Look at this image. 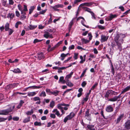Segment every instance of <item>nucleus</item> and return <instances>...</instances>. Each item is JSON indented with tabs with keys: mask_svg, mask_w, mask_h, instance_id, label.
Returning a JSON list of instances; mask_svg holds the SVG:
<instances>
[{
	"mask_svg": "<svg viewBox=\"0 0 130 130\" xmlns=\"http://www.w3.org/2000/svg\"><path fill=\"white\" fill-rule=\"evenodd\" d=\"M125 37V35L120 34H117L115 38V41L117 45L118 46V49L120 51H121L122 48L121 44L123 43V41L122 38Z\"/></svg>",
	"mask_w": 130,
	"mask_h": 130,
	"instance_id": "obj_1",
	"label": "nucleus"
},
{
	"mask_svg": "<svg viewBox=\"0 0 130 130\" xmlns=\"http://www.w3.org/2000/svg\"><path fill=\"white\" fill-rule=\"evenodd\" d=\"M12 111V109L11 108V107H10L8 109L1 111V115H6Z\"/></svg>",
	"mask_w": 130,
	"mask_h": 130,
	"instance_id": "obj_2",
	"label": "nucleus"
},
{
	"mask_svg": "<svg viewBox=\"0 0 130 130\" xmlns=\"http://www.w3.org/2000/svg\"><path fill=\"white\" fill-rule=\"evenodd\" d=\"M108 38V36H106L104 35H102L101 36V42H103L106 41Z\"/></svg>",
	"mask_w": 130,
	"mask_h": 130,
	"instance_id": "obj_3",
	"label": "nucleus"
},
{
	"mask_svg": "<svg viewBox=\"0 0 130 130\" xmlns=\"http://www.w3.org/2000/svg\"><path fill=\"white\" fill-rule=\"evenodd\" d=\"M45 34L44 35V37L46 38H48V37L51 38H53V37L52 34H50L48 32H45Z\"/></svg>",
	"mask_w": 130,
	"mask_h": 130,
	"instance_id": "obj_4",
	"label": "nucleus"
},
{
	"mask_svg": "<svg viewBox=\"0 0 130 130\" xmlns=\"http://www.w3.org/2000/svg\"><path fill=\"white\" fill-rule=\"evenodd\" d=\"M125 127L127 130L130 129V120L127 121L125 124Z\"/></svg>",
	"mask_w": 130,
	"mask_h": 130,
	"instance_id": "obj_5",
	"label": "nucleus"
},
{
	"mask_svg": "<svg viewBox=\"0 0 130 130\" xmlns=\"http://www.w3.org/2000/svg\"><path fill=\"white\" fill-rule=\"evenodd\" d=\"M106 110L108 112H112L113 111V108L111 105H109L106 107Z\"/></svg>",
	"mask_w": 130,
	"mask_h": 130,
	"instance_id": "obj_6",
	"label": "nucleus"
},
{
	"mask_svg": "<svg viewBox=\"0 0 130 130\" xmlns=\"http://www.w3.org/2000/svg\"><path fill=\"white\" fill-rule=\"evenodd\" d=\"M37 56L38 58L40 60L44 58V55L42 52L38 54Z\"/></svg>",
	"mask_w": 130,
	"mask_h": 130,
	"instance_id": "obj_7",
	"label": "nucleus"
},
{
	"mask_svg": "<svg viewBox=\"0 0 130 130\" xmlns=\"http://www.w3.org/2000/svg\"><path fill=\"white\" fill-rule=\"evenodd\" d=\"M117 17V15L116 14L113 15L112 14H110L109 16L108 17V20L111 21L113 19L116 18Z\"/></svg>",
	"mask_w": 130,
	"mask_h": 130,
	"instance_id": "obj_8",
	"label": "nucleus"
},
{
	"mask_svg": "<svg viewBox=\"0 0 130 130\" xmlns=\"http://www.w3.org/2000/svg\"><path fill=\"white\" fill-rule=\"evenodd\" d=\"M89 109H88L85 113V117L87 119L91 115V114L89 113Z\"/></svg>",
	"mask_w": 130,
	"mask_h": 130,
	"instance_id": "obj_9",
	"label": "nucleus"
},
{
	"mask_svg": "<svg viewBox=\"0 0 130 130\" xmlns=\"http://www.w3.org/2000/svg\"><path fill=\"white\" fill-rule=\"evenodd\" d=\"M123 115L122 114L119 117L117 118V121H116V124H118L120 122L121 120L123 118Z\"/></svg>",
	"mask_w": 130,
	"mask_h": 130,
	"instance_id": "obj_10",
	"label": "nucleus"
},
{
	"mask_svg": "<svg viewBox=\"0 0 130 130\" xmlns=\"http://www.w3.org/2000/svg\"><path fill=\"white\" fill-rule=\"evenodd\" d=\"M73 72H71L70 74L67 75L65 78V79L66 80V81H69L68 79L71 77V76L73 74Z\"/></svg>",
	"mask_w": 130,
	"mask_h": 130,
	"instance_id": "obj_11",
	"label": "nucleus"
},
{
	"mask_svg": "<svg viewBox=\"0 0 130 130\" xmlns=\"http://www.w3.org/2000/svg\"><path fill=\"white\" fill-rule=\"evenodd\" d=\"M12 71L14 72L15 73H20L21 72V71L20 70V69L18 68L14 69Z\"/></svg>",
	"mask_w": 130,
	"mask_h": 130,
	"instance_id": "obj_12",
	"label": "nucleus"
},
{
	"mask_svg": "<svg viewBox=\"0 0 130 130\" xmlns=\"http://www.w3.org/2000/svg\"><path fill=\"white\" fill-rule=\"evenodd\" d=\"M117 100L116 96H115L113 98H112L108 100V101L111 102H115Z\"/></svg>",
	"mask_w": 130,
	"mask_h": 130,
	"instance_id": "obj_13",
	"label": "nucleus"
},
{
	"mask_svg": "<svg viewBox=\"0 0 130 130\" xmlns=\"http://www.w3.org/2000/svg\"><path fill=\"white\" fill-rule=\"evenodd\" d=\"M59 92V91L56 90L53 92H51V94H53L55 96H56L58 95Z\"/></svg>",
	"mask_w": 130,
	"mask_h": 130,
	"instance_id": "obj_14",
	"label": "nucleus"
},
{
	"mask_svg": "<svg viewBox=\"0 0 130 130\" xmlns=\"http://www.w3.org/2000/svg\"><path fill=\"white\" fill-rule=\"evenodd\" d=\"M81 41H82L83 44H86L89 43V41L85 39L84 38L82 39Z\"/></svg>",
	"mask_w": 130,
	"mask_h": 130,
	"instance_id": "obj_15",
	"label": "nucleus"
},
{
	"mask_svg": "<svg viewBox=\"0 0 130 130\" xmlns=\"http://www.w3.org/2000/svg\"><path fill=\"white\" fill-rule=\"evenodd\" d=\"M87 126L88 128L90 130H95V129L94 128V126L93 125H88Z\"/></svg>",
	"mask_w": 130,
	"mask_h": 130,
	"instance_id": "obj_16",
	"label": "nucleus"
},
{
	"mask_svg": "<svg viewBox=\"0 0 130 130\" xmlns=\"http://www.w3.org/2000/svg\"><path fill=\"white\" fill-rule=\"evenodd\" d=\"M67 116L70 120L74 117V114L73 112H71L70 113L69 115Z\"/></svg>",
	"mask_w": 130,
	"mask_h": 130,
	"instance_id": "obj_17",
	"label": "nucleus"
},
{
	"mask_svg": "<svg viewBox=\"0 0 130 130\" xmlns=\"http://www.w3.org/2000/svg\"><path fill=\"white\" fill-rule=\"evenodd\" d=\"M73 20H72L70 23L69 24V30L70 31L71 28L72 27V26L73 25Z\"/></svg>",
	"mask_w": 130,
	"mask_h": 130,
	"instance_id": "obj_18",
	"label": "nucleus"
},
{
	"mask_svg": "<svg viewBox=\"0 0 130 130\" xmlns=\"http://www.w3.org/2000/svg\"><path fill=\"white\" fill-rule=\"evenodd\" d=\"M36 93L35 92H29L28 93V95L29 96H32L35 95Z\"/></svg>",
	"mask_w": 130,
	"mask_h": 130,
	"instance_id": "obj_19",
	"label": "nucleus"
},
{
	"mask_svg": "<svg viewBox=\"0 0 130 130\" xmlns=\"http://www.w3.org/2000/svg\"><path fill=\"white\" fill-rule=\"evenodd\" d=\"M42 87L37 86H30V87H28L27 88H26V90H27V89H28V88H30L32 87L33 89H39L40 88H42Z\"/></svg>",
	"mask_w": 130,
	"mask_h": 130,
	"instance_id": "obj_20",
	"label": "nucleus"
},
{
	"mask_svg": "<svg viewBox=\"0 0 130 130\" xmlns=\"http://www.w3.org/2000/svg\"><path fill=\"white\" fill-rule=\"evenodd\" d=\"M66 81L67 82L66 83V84L68 86L70 87H72L73 86V84L70 81H69V80H67Z\"/></svg>",
	"mask_w": 130,
	"mask_h": 130,
	"instance_id": "obj_21",
	"label": "nucleus"
},
{
	"mask_svg": "<svg viewBox=\"0 0 130 130\" xmlns=\"http://www.w3.org/2000/svg\"><path fill=\"white\" fill-rule=\"evenodd\" d=\"M53 112L54 113L56 112L55 113V114L57 115L58 116H59L60 115L59 111L57 109H54L53 111Z\"/></svg>",
	"mask_w": 130,
	"mask_h": 130,
	"instance_id": "obj_22",
	"label": "nucleus"
},
{
	"mask_svg": "<svg viewBox=\"0 0 130 130\" xmlns=\"http://www.w3.org/2000/svg\"><path fill=\"white\" fill-rule=\"evenodd\" d=\"M30 117H28L27 118H26L23 121V122L24 123H26L29 122L30 121Z\"/></svg>",
	"mask_w": 130,
	"mask_h": 130,
	"instance_id": "obj_23",
	"label": "nucleus"
},
{
	"mask_svg": "<svg viewBox=\"0 0 130 130\" xmlns=\"http://www.w3.org/2000/svg\"><path fill=\"white\" fill-rule=\"evenodd\" d=\"M111 72L112 73L113 75H114L115 73V69L113 67L112 63H111Z\"/></svg>",
	"mask_w": 130,
	"mask_h": 130,
	"instance_id": "obj_24",
	"label": "nucleus"
},
{
	"mask_svg": "<svg viewBox=\"0 0 130 130\" xmlns=\"http://www.w3.org/2000/svg\"><path fill=\"white\" fill-rule=\"evenodd\" d=\"M37 27V26L30 25L28 27L30 30H32L36 28Z\"/></svg>",
	"mask_w": 130,
	"mask_h": 130,
	"instance_id": "obj_25",
	"label": "nucleus"
},
{
	"mask_svg": "<svg viewBox=\"0 0 130 130\" xmlns=\"http://www.w3.org/2000/svg\"><path fill=\"white\" fill-rule=\"evenodd\" d=\"M110 90L107 91L105 95V97L106 98H108L109 96V95L110 94Z\"/></svg>",
	"mask_w": 130,
	"mask_h": 130,
	"instance_id": "obj_26",
	"label": "nucleus"
},
{
	"mask_svg": "<svg viewBox=\"0 0 130 130\" xmlns=\"http://www.w3.org/2000/svg\"><path fill=\"white\" fill-rule=\"evenodd\" d=\"M83 8V9H84L85 11H86L90 12V13L91 12V9L85 7H84Z\"/></svg>",
	"mask_w": 130,
	"mask_h": 130,
	"instance_id": "obj_27",
	"label": "nucleus"
},
{
	"mask_svg": "<svg viewBox=\"0 0 130 130\" xmlns=\"http://www.w3.org/2000/svg\"><path fill=\"white\" fill-rule=\"evenodd\" d=\"M33 113V110L31 109L30 111H28L27 112H26V114L28 115H31Z\"/></svg>",
	"mask_w": 130,
	"mask_h": 130,
	"instance_id": "obj_28",
	"label": "nucleus"
},
{
	"mask_svg": "<svg viewBox=\"0 0 130 130\" xmlns=\"http://www.w3.org/2000/svg\"><path fill=\"white\" fill-rule=\"evenodd\" d=\"M5 30L6 31L8 30L9 28V24L8 23H7L5 25Z\"/></svg>",
	"mask_w": 130,
	"mask_h": 130,
	"instance_id": "obj_29",
	"label": "nucleus"
},
{
	"mask_svg": "<svg viewBox=\"0 0 130 130\" xmlns=\"http://www.w3.org/2000/svg\"><path fill=\"white\" fill-rule=\"evenodd\" d=\"M35 7L34 6H31L30 9H29V14H30L33 11L35 8Z\"/></svg>",
	"mask_w": 130,
	"mask_h": 130,
	"instance_id": "obj_30",
	"label": "nucleus"
},
{
	"mask_svg": "<svg viewBox=\"0 0 130 130\" xmlns=\"http://www.w3.org/2000/svg\"><path fill=\"white\" fill-rule=\"evenodd\" d=\"M34 125L35 126H41V123L40 122H38L37 121H36L34 122Z\"/></svg>",
	"mask_w": 130,
	"mask_h": 130,
	"instance_id": "obj_31",
	"label": "nucleus"
},
{
	"mask_svg": "<svg viewBox=\"0 0 130 130\" xmlns=\"http://www.w3.org/2000/svg\"><path fill=\"white\" fill-rule=\"evenodd\" d=\"M50 107L53 108L55 105V102L54 101H52L50 103Z\"/></svg>",
	"mask_w": 130,
	"mask_h": 130,
	"instance_id": "obj_32",
	"label": "nucleus"
},
{
	"mask_svg": "<svg viewBox=\"0 0 130 130\" xmlns=\"http://www.w3.org/2000/svg\"><path fill=\"white\" fill-rule=\"evenodd\" d=\"M40 96H41L45 97L46 96V94L45 91H43L40 93Z\"/></svg>",
	"mask_w": 130,
	"mask_h": 130,
	"instance_id": "obj_33",
	"label": "nucleus"
},
{
	"mask_svg": "<svg viewBox=\"0 0 130 130\" xmlns=\"http://www.w3.org/2000/svg\"><path fill=\"white\" fill-rule=\"evenodd\" d=\"M98 85V83L96 82L95 84L90 89L91 90H93Z\"/></svg>",
	"mask_w": 130,
	"mask_h": 130,
	"instance_id": "obj_34",
	"label": "nucleus"
},
{
	"mask_svg": "<svg viewBox=\"0 0 130 130\" xmlns=\"http://www.w3.org/2000/svg\"><path fill=\"white\" fill-rule=\"evenodd\" d=\"M47 9H45L44 10H43L41 11H40L39 13V14H44L46 12Z\"/></svg>",
	"mask_w": 130,
	"mask_h": 130,
	"instance_id": "obj_35",
	"label": "nucleus"
},
{
	"mask_svg": "<svg viewBox=\"0 0 130 130\" xmlns=\"http://www.w3.org/2000/svg\"><path fill=\"white\" fill-rule=\"evenodd\" d=\"M92 5V3H84V5L87 6H89Z\"/></svg>",
	"mask_w": 130,
	"mask_h": 130,
	"instance_id": "obj_36",
	"label": "nucleus"
},
{
	"mask_svg": "<svg viewBox=\"0 0 130 130\" xmlns=\"http://www.w3.org/2000/svg\"><path fill=\"white\" fill-rule=\"evenodd\" d=\"M12 88H13V85L12 84H10L9 85H8L7 86V89H10Z\"/></svg>",
	"mask_w": 130,
	"mask_h": 130,
	"instance_id": "obj_37",
	"label": "nucleus"
},
{
	"mask_svg": "<svg viewBox=\"0 0 130 130\" xmlns=\"http://www.w3.org/2000/svg\"><path fill=\"white\" fill-rule=\"evenodd\" d=\"M87 70V68H86L85 70L83 72V73H82V74H81V76H80V78H82V77H83V76L84 75L85 73L86 72V71Z\"/></svg>",
	"mask_w": 130,
	"mask_h": 130,
	"instance_id": "obj_38",
	"label": "nucleus"
},
{
	"mask_svg": "<svg viewBox=\"0 0 130 130\" xmlns=\"http://www.w3.org/2000/svg\"><path fill=\"white\" fill-rule=\"evenodd\" d=\"M88 36L89 37V41H90V40H91L92 39V35L91 34V33H88Z\"/></svg>",
	"mask_w": 130,
	"mask_h": 130,
	"instance_id": "obj_39",
	"label": "nucleus"
},
{
	"mask_svg": "<svg viewBox=\"0 0 130 130\" xmlns=\"http://www.w3.org/2000/svg\"><path fill=\"white\" fill-rule=\"evenodd\" d=\"M130 88V87L129 86H128L125 88L123 90V92H125L128 90H129Z\"/></svg>",
	"mask_w": 130,
	"mask_h": 130,
	"instance_id": "obj_40",
	"label": "nucleus"
},
{
	"mask_svg": "<svg viewBox=\"0 0 130 130\" xmlns=\"http://www.w3.org/2000/svg\"><path fill=\"white\" fill-rule=\"evenodd\" d=\"M33 99L35 101H40V99L39 97H36L33 98Z\"/></svg>",
	"mask_w": 130,
	"mask_h": 130,
	"instance_id": "obj_41",
	"label": "nucleus"
},
{
	"mask_svg": "<svg viewBox=\"0 0 130 130\" xmlns=\"http://www.w3.org/2000/svg\"><path fill=\"white\" fill-rule=\"evenodd\" d=\"M55 6H56V7H57V8L59 7L63 8V5L62 4H58L55 5Z\"/></svg>",
	"mask_w": 130,
	"mask_h": 130,
	"instance_id": "obj_42",
	"label": "nucleus"
},
{
	"mask_svg": "<svg viewBox=\"0 0 130 130\" xmlns=\"http://www.w3.org/2000/svg\"><path fill=\"white\" fill-rule=\"evenodd\" d=\"M12 119L14 121H18L19 120V118L17 117H14Z\"/></svg>",
	"mask_w": 130,
	"mask_h": 130,
	"instance_id": "obj_43",
	"label": "nucleus"
},
{
	"mask_svg": "<svg viewBox=\"0 0 130 130\" xmlns=\"http://www.w3.org/2000/svg\"><path fill=\"white\" fill-rule=\"evenodd\" d=\"M42 40H39L37 39H36L34 40V43H36L37 42H41Z\"/></svg>",
	"mask_w": 130,
	"mask_h": 130,
	"instance_id": "obj_44",
	"label": "nucleus"
},
{
	"mask_svg": "<svg viewBox=\"0 0 130 130\" xmlns=\"http://www.w3.org/2000/svg\"><path fill=\"white\" fill-rule=\"evenodd\" d=\"M75 46L73 45H72L71 46H70L69 48V50L73 49L74 48Z\"/></svg>",
	"mask_w": 130,
	"mask_h": 130,
	"instance_id": "obj_45",
	"label": "nucleus"
},
{
	"mask_svg": "<svg viewBox=\"0 0 130 130\" xmlns=\"http://www.w3.org/2000/svg\"><path fill=\"white\" fill-rule=\"evenodd\" d=\"M26 18V16L24 15H22L20 17V19L23 20L24 19H25Z\"/></svg>",
	"mask_w": 130,
	"mask_h": 130,
	"instance_id": "obj_46",
	"label": "nucleus"
},
{
	"mask_svg": "<svg viewBox=\"0 0 130 130\" xmlns=\"http://www.w3.org/2000/svg\"><path fill=\"white\" fill-rule=\"evenodd\" d=\"M98 27L99 29H105V27L104 26L101 25H98Z\"/></svg>",
	"mask_w": 130,
	"mask_h": 130,
	"instance_id": "obj_47",
	"label": "nucleus"
},
{
	"mask_svg": "<svg viewBox=\"0 0 130 130\" xmlns=\"http://www.w3.org/2000/svg\"><path fill=\"white\" fill-rule=\"evenodd\" d=\"M61 104H58L57 105V108L60 110L63 109V108L61 107Z\"/></svg>",
	"mask_w": 130,
	"mask_h": 130,
	"instance_id": "obj_48",
	"label": "nucleus"
},
{
	"mask_svg": "<svg viewBox=\"0 0 130 130\" xmlns=\"http://www.w3.org/2000/svg\"><path fill=\"white\" fill-rule=\"evenodd\" d=\"M46 92L49 93V94H51V92H52L50 90V89L46 88Z\"/></svg>",
	"mask_w": 130,
	"mask_h": 130,
	"instance_id": "obj_49",
	"label": "nucleus"
},
{
	"mask_svg": "<svg viewBox=\"0 0 130 130\" xmlns=\"http://www.w3.org/2000/svg\"><path fill=\"white\" fill-rule=\"evenodd\" d=\"M85 21H84V20H83V21H81V23L84 26H85V27H86L87 28H89V26H87L85 25L84 24V22Z\"/></svg>",
	"mask_w": 130,
	"mask_h": 130,
	"instance_id": "obj_50",
	"label": "nucleus"
},
{
	"mask_svg": "<svg viewBox=\"0 0 130 130\" xmlns=\"http://www.w3.org/2000/svg\"><path fill=\"white\" fill-rule=\"evenodd\" d=\"M78 54V53H75L74 56V58L75 59H76L77 58V56Z\"/></svg>",
	"mask_w": 130,
	"mask_h": 130,
	"instance_id": "obj_51",
	"label": "nucleus"
},
{
	"mask_svg": "<svg viewBox=\"0 0 130 130\" xmlns=\"http://www.w3.org/2000/svg\"><path fill=\"white\" fill-rule=\"evenodd\" d=\"M19 9L22 12V13H23V11L22 10V9L21 8V5L20 4H19L18 6Z\"/></svg>",
	"mask_w": 130,
	"mask_h": 130,
	"instance_id": "obj_52",
	"label": "nucleus"
},
{
	"mask_svg": "<svg viewBox=\"0 0 130 130\" xmlns=\"http://www.w3.org/2000/svg\"><path fill=\"white\" fill-rule=\"evenodd\" d=\"M88 99V95H86V97L85 98H84V100H83V101H84L85 102H86L87 101Z\"/></svg>",
	"mask_w": 130,
	"mask_h": 130,
	"instance_id": "obj_53",
	"label": "nucleus"
},
{
	"mask_svg": "<svg viewBox=\"0 0 130 130\" xmlns=\"http://www.w3.org/2000/svg\"><path fill=\"white\" fill-rule=\"evenodd\" d=\"M8 30L9 31V35H10L13 33V30L11 29H9Z\"/></svg>",
	"mask_w": 130,
	"mask_h": 130,
	"instance_id": "obj_54",
	"label": "nucleus"
},
{
	"mask_svg": "<svg viewBox=\"0 0 130 130\" xmlns=\"http://www.w3.org/2000/svg\"><path fill=\"white\" fill-rule=\"evenodd\" d=\"M86 83L85 81L83 82L82 84V86L83 87H84L86 85Z\"/></svg>",
	"mask_w": 130,
	"mask_h": 130,
	"instance_id": "obj_55",
	"label": "nucleus"
},
{
	"mask_svg": "<svg viewBox=\"0 0 130 130\" xmlns=\"http://www.w3.org/2000/svg\"><path fill=\"white\" fill-rule=\"evenodd\" d=\"M70 120L69 119V118L67 116L66 117H65L64 118V122L65 123H66V122L67 121V120Z\"/></svg>",
	"mask_w": 130,
	"mask_h": 130,
	"instance_id": "obj_56",
	"label": "nucleus"
},
{
	"mask_svg": "<svg viewBox=\"0 0 130 130\" xmlns=\"http://www.w3.org/2000/svg\"><path fill=\"white\" fill-rule=\"evenodd\" d=\"M52 8L55 11H59V9H57V7L56 6H54L52 7Z\"/></svg>",
	"mask_w": 130,
	"mask_h": 130,
	"instance_id": "obj_57",
	"label": "nucleus"
},
{
	"mask_svg": "<svg viewBox=\"0 0 130 130\" xmlns=\"http://www.w3.org/2000/svg\"><path fill=\"white\" fill-rule=\"evenodd\" d=\"M16 15L18 17H19L20 15V14L18 11H16L15 12Z\"/></svg>",
	"mask_w": 130,
	"mask_h": 130,
	"instance_id": "obj_58",
	"label": "nucleus"
},
{
	"mask_svg": "<svg viewBox=\"0 0 130 130\" xmlns=\"http://www.w3.org/2000/svg\"><path fill=\"white\" fill-rule=\"evenodd\" d=\"M50 117L51 118H55L56 117V116L54 114L52 113L51 114Z\"/></svg>",
	"mask_w": 130,
	"mask_h": 130,
	"instance_id": "obj_59",
	"label": "nucleus"
},
{
	"mask_svg": "<svg viewBox=\"0 0 130 130\" xmlns=\"http://www.w3.org/2000/svg\"><path fill=\"white\" fill-rule=\"evenodd\" d=\"M6 119H5L4 118L0 117V122L4 121Z\"/></svg>",
	"mask_w": 130,
	"mask_h": 130,
	"instance_id": "obj_60",
	"label": "nucleus"
},
{
	"mask_svg": "<svg viewBox=\"0 0 130 130\" xmlns=\"http://www.w3.org/2000/svg\"><path fill=\"white\" fill-rule=\"evenodd\" d=\"M82 0H75L74 1V3L76 4L77 3L79 2L82 1Z\"/></svg>",
	"mask_w": 130,
	"mask_h": 130,
	"instance_id": "obj_61",
	"label": "nucleus"
},
{
	"mask_svg": "<svg viewBox=\"0 0 130 130\" xmlns=\"http://www.w3.org/2000/svg\"><path fill=\"white\" fill-rule=\"evenodd\" d=\"M64 79V77L63 76H61V77L59 79V82H62Z\"/></svg>",
	"mask_w": 130,
	"mask_h": 130,
	"instance_id": "obj_62",
	"label": "nucleus"
},
{
	"mask_svg": "<svg viewBox=\"0 0 130 130\" xmlns=\"http://www.w3.org/2000/svg\"><path fill=\"white\" fill-rule=\"evenodd\" d=\"M94 52V53L97 54L98 53V52L96 48H94L93 49Z\"/></svg>",
	"mask_w": 130,
	"mask_h": 130,
	"instance_id": "obj_63",
	"label": "nucleus"
},
{
	"mask_svg": "<svg viewBox=\"0 0 130 130\" xmlns=\"http://www.w3.org/2000/svg\"><path fill=\"white\" fill-rule=\"evenodd\" d=\"M14 3V2L12 0H9V4L10 5H13Z\"/></svg>",
	"mask_w": 130,
	"mask_h": 130,
	"instance_id": "obj_64",
	"label": "nucleus"
}]
</instances>
